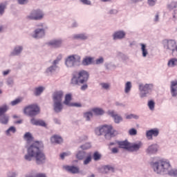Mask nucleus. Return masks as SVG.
<instances>
[{
  "label": "nucleus",
  "instance_id": "79ce46f5",
  "mask_svg": "<svg viewBox=\"0 0 177 177\" xmlns=\"http://www.w3.org/2000/svg\"><path fill=\"white\" fill-rule=\"evenodd\" d=\"M24 140H26V142H31L32 140V134L30 132H26L24 136Z\"/></svg>",
  "mask_w": 177,
  "mask_h": 177
},
{
  "label": "nucleus",
  "instance_id": "4be33fe9",
  "mask_svg": "<svg viewBox=\"0 0 177 177\" xmlns=\"http://www.w3.org/2000/svg\"><path fill=\"white\" fill-rule=\"evenodd\" d=\"M73 39H80L81 41H85L89 38V35L86 33L75 34L72 36Z\"/></svg>",
  "mask_w": 177,
  "mask_h": 177
},
{
  "label": "nucleus",
  "instance_id": "9b49d317",
  "mask_svg": "<svg viewBox=\"0 0 177 177\" xmlns=\"http://www.w3.org/2000/svg\"><path fill=\"white\" fill-rule=\"evenodd\" d=\"M24 113L29 117H35L39 113V106L37 104L28 105L24 108Z\"/></svg>",
  "mask_w": 177,
  "mask_h": 177
},
{
  "label": "nucleus",
  "instance_id": "a211bd4d",
  "mask_svg": "<svg viewBox=\"0 0 177 177\" xmlns=\"http://www.w3.org/2000/svg\"><path fill=\"white\" fill-rule=\"evenodd\" d=\"M62 44L63 39H54L48 42V45H50V46H53V48H62Z\"/></svg>",
  "mask_w": 177,
  "mask_h": 177
},
{
  "label": "nucleus",
  "instance_id": "58836bf2",
  "mask_svg": "<svg viewBox=\"0 0 177 177\" xmlns=\"http://www.w3.org/2000/svg\"><path fill=\"white\" fill-rule=\"evenodd\" d=\"M139 115L131 113V114H126L125 118L126 120H139Z\"/></svg>",
  "mask_w": 177,
  "mask_h": 177
},
{
  "label": "nucleus",
  "instance_id": "4d7b16f0",
  "mask_svg": "<svg viewBox=\"0 0 177 177\" xmlns=\"http://www.w3.org/2000/svg\"><path fill=\"white\" fill-rule=\"evenodd\" d=\"M153 23H158V21H160V14L158 12H157L153 17Z\"/></svg>",
  "mask_w": 177,
  "mask_h": 177
},
{
  "label": "nucleus",
  "instance_id": "a18cd8bd",
  "mask_svg": "<svg viewBox=\"0 0 177 177\" xmlns=\"http://www.w3.org/2000/svg\"><path fill=\"white\" fill-rule=\"evenodd\" d=\"M158 0H147V4L149 8H154L156 5H157Z\"/></svg>",
  "mask_w": 177,
  "mask_h": 177
},
{
  "label": "nucleus",
  "instance_id": "9d476101",
  "mask_svg": "<svg viewBox=\"0 0 177 177\" xmlns=\"http://www.w3.org/2000/svg\"><path fill=\"white\" fill-rule=\"evenodd\" d=\"M45 17V12L44 10L41 9H36L32 10L28 16H26V19L28 20H35V21H41L44 20Z\"/></svg>",
  "mask_w": 177,
  "mask_h": 177
},
{
  "label": "nucleus",
  "instance_id": "5fc2aeb1",
  "mask_svg": "<svg viewBox=\"0 0 177 177\" xmlns=\"http://www.w3.org/2000/svg\"><path fill=\"white\" fill-rule=\"evenodd\" d=\"M80 1L83 5H86L87 6H92V1H91V0H80Z\"/></svg>",
  "mask_w": 177,
  "mask_h": 177
},
{
  "label": "nucleus",
  "instance_id": "1a4fd4ad",
  "mask_svg": "<svg viewBox=\"0 0 177 177\" xmlns=\"http://www.w3.org/2000/svg\"><path fill=\"white\" fill-rule=\"evenodd\" d=\"M163 46L167 52L171 53L173 56H177V42L174 39L163 41Z\"/></svg>",
  "mask_w": 177,
  "mask_h": 177
},
{
  "label": "nucleus",
  "instance_id": "6e6d98bb",
  "mask_svg": "<svg viewBox=\"0 0 177 177\" xmlns=\"http://www.w3.org/2000/svg\"><path fill=\"white\" fill-rule=\"evenodd\" d=\"M46 126L47 124L45 121L41 120H38L37 127H44L46 128Z\"/></svg>",
  "mask_w": 177,
  "mask_h": 177
},
{
  "label": "nucleus",
  "instance_id": "bf43d9fd",
  "mask_svg": "<svg viewBox=\"0 0 177 177\" xmlns=\"http://www.w3.org/2000/svg\"><path fill=\"white\" fill-rule=\"evenodd\" d=\"M88 140V136H82L79 138V142L81 143L85 140Z\"/></svg>",
  "mask_w": 177,
  "mask_h": 177
},
{
  "label": "nucleus",
  "instance_id": "603ef678",
  "mask_svg": "<svg viewBox=\"0 0 177 177\" xmlns=\"http://www.w3.org/2000/svg\"><path fill=\"white\" fill-rule=\"evenodd\" d=\"M71 154V151H66V152H64L62 153H61L59 155V157L61 158V160H64V158H66V157H68V156H70Z\"/></svg>",
  "mask_w": 177,
  "mask_h": 177
},
{
  "label": "nucleus",
  "instance_id": "c756f323",
  "mask_svg": "<svg viewBox=\"0 0 177 177\" xmlns=\"http://www.w3.org/2000/svg\"><path fill=\"white\" fill-rule=\"evenodd\" d=\"M71 94L68 93L65 95L64 104L66 106H68L69 107H71L73 103H71Z\"/></svg>",
  "mask_w": 177,
  "mask_h": 177
},
{
  "label": "nucleus",
  "instance_id": "e2e57ef3",
  "mask_svg": "<svg viewBox=\"0 0 177 177\" xmlns=\"http://www.w3.org/2000/svg\"><path fill=\"white\" fill-rule=\"evenodd\" d=\"M18 3L19 5H26V3H28V0H18Z\"/></svg>",
  "mask_w": 177,
  "mask_h": 177
},
{
  "label": "nucleus",
  "instance_id": "7ed1b4c3",
  "mask_svg": "<svg viewBox=\"0 0 177 177\" xmlns=\"http://www.w3.org/2000/svg\"><path fill=\"white\" fill-rule=\"evenodd\" d=\"M89 80V72L86 70H80L73 75L71 79L72 85H80L86 84Z\"/></svg>",
  "mask_w": 177,
  "mask_h": 177
},
{
  "label": "nucleus",
  "instance_id": "ddd939ff",
  "mask_svg": "<svg viewBox=\"0 0 177 177\" xmlns=\"http://www.w3.org/2000/svg\"><path fill=\"white\" fill-rule=\"evenodd\" d=\"M127 37V32L124 30H115L112 34V39L113 41H121L122 39H125Z\"/></svg>",
  "mask_w": 177,
  "mask_h": 177
},
{
  "label": "nucleus",
  "instance_id": "4468645a",
  "mask_svg": "<svg viewBox=\"0 0 177 177\" xmlns=\"http://www.w3.org/2000/svg\"><path fill=\"white\" fill-rule=\"evenodd\" d=\"M160 135V129L158 128L151 129L146 131L145 136L148 140H153V138H157Z\"/></svg>",
  "mask_w": 177,
  "mask_h": 177
},
{
  "label": "nucleus",
  "instance_id": "ea45409f",
  "mask_svg": "<svg viewBox=\"0 0 177 177\" xmlns=\"http://www.w3.org/2000/svg\"><path fill=\"white\" fill-rule=\"evenodd\" d=\"M92 147V144L91 142H86L80 146V149L82 150H89Z\"/></svg>",
  "mask_w": 177,
  "mask_h": 177
},
{
  "label": "nucleus",
  "instance_id": "cd10ccee",
  "mask_svg": "<svg viewBox=\"0 0 177 177\" xmlns=\"http://www.w3.org/2000/svg\"><path fill=\"white\" fill-rule=\"evenodd\" d=\"M88 156V153L85 151H78L76 153V158L80 160H85V158Z\"/></svg>",
  "mask_w": 177,
  "mask_h": 177
},
{
  "label": "nucleus",
  "instance_id": "c03bdc74",
  "mask_svg": "<svg viewBox=\"0 0 177 177\" xmlns=\"http://www.w3.org/2000/svg\"><path fill=\"white\" fill-rule=\"evenodd\" d=\"M11 133H16V127H10L6 131L7 136H10Z\"/></svg>",
  "mask_w": 177,
  "mask_h": 177
},
{
  "label": "nucleus",
  "instance_id": "473e14b6",
  "mask_svg": "<svg viewBox=\"0 0 177 177\" xmlns=\"http://www.w3.org/2000/svg\"><path fill=\"white\" fill-rule=\"evenodd\" d=\"M91 111L95 114V115H103L104 114V110L102 108H93Z\"/></svg>",
  "mask_w": 177,
  "mask_h": 177
},
{
  "label": "nucleus",
  "instance_id": "f704fd0d",
  "mask_svg": "<svg viewBox=\"0 0 177 177\" xmlns=\"http://www.w3.org/2000/svg\"><path fill=\"white\" fill-rule=\"evenodd\" d=\"M9 110V106L7 104H3L1 106H0V117H2V115H6L4 113H6Z\"/></svg>",
  "mask_w": 177,
  "mask_h": 177
},
{
  "label": "nucleus",
  "instance_id": "f3484780",
  "mask_svg": "<svg viewBox=\"0 0 177 177\" xmlns=\"http://www.w3.org/2000/svg\"><path fill=\"white\" fill-rule=\"evenodd\" d=\"M24 50V46L23 45H16L13 47L12 50L10 51V56H21Z\"/></svg>",
  "mask_w": 177,
  "mask_h": 177
},
{
  "label": "nucleus",
  "instance_id": "39448f33",
  "mask_svg": "<svg viewBox=\"0 0 177 177\" xmlns=\"http://www.w3.org/2000/svg\"><path fill=\"white\" fill-rule=\"evenodd\" d=\"M95 132L97 136L104 135L106 139H111L114 136L113 126L109 124H104L95 128Z\"/></svg>",
  "mask_w": 177,
  "mask_h": 177
},
{
  "label": "nucleus",
  "instance_id": "2f4dec72",
  "mask_svg": "<svg viewBox=\"0 0 177 177\" xmlns=\"http://www.w3.org/2000/svg\"><path fill=\"white\" fill-rule=\"evenodd\" d=\"M167 66L170 68H174V67H176L177 66V58H171L170 59H169L168 62H167Z\"/></svg>",
  "mask_w": 177,
  "mask_h": 177
},
{
  "label": "nucleus",
  "instance_id": "338daca9",
  "mask_svg": "<svg viewBox=\"0 0 177 177\" xmlns=\"http://www.w3.org/2000/svg\"><path fill=\"white\" fill-rule=\"evenodd\" d=\"M71 106L73 107H82V104L80 102H75V103H72Z\"/></svg>",
  "mask_w": 177,
  "mask_h": 177
},
{
  "label": "nucleus",
  "instance_id": "052dcab7",
  "mask_svg": "<svg viewBox=\"0 0 177 177\" xmlns=\"http://www.w3.org/2000/svg\"><path fill=\"white\" fill-rule=\"evenodd\" d=\"M38 121H39V120H36L35 118H32L30 120V123H31L32 125H36V126H37V125H38Z\"/></svg>",
  "mask_w": 177,
  "mask_h": 177
},
{
  "label": "nucleus",
  "instance_id": "423d86ee",
  "mask_svg": "<svg viewBox=\"0 0 177 177\" xmlns=\"http://www.w3.org/2000/svg\"><path fill=\"white\" fill-rule=\"evenodd\" d=\"M64 64L67 68H74L81 66V55L73 54L65 58Z\"/></svg>",
  "mask_w": 177,
  "mask_h": 177
},
{
  "label": "nucleus",
  "instance_id": "2eb2a0df",
  "mask_svg": "<svg viewBox=\"0 0 177 177\" xmlns=\"http://www.w3.org/2000/svg\"><path fill=\"white\" fill-rule=\"evenodd\" d=\"M142 147H143V142H142V141H137L132 143L130 142L129 151L131 153H138V151H139Z\"/></svg>",
  "mask_w": 177,
  "mask_h": 177
},
{
  "label": "nucleus",
  "instance_id": "f257e3e1",
  "mask_svg": "<svg viewBox=\"0 0 177 177\" xmlns=\"http://www.w3.org/2000/svg\"><path fill=\"white\" fill-rule=\"evenodd\" d=\"M44 144L42 142L36 141L27 147V153L24 156L26 161L35 160L37 165H42L46 162V156L43 153L42 149Z\"/></svg>",
  "mask_w": 177,
  "mask_h": 177
},
{
  "label": "nucleus",
  "instance_id": "0eeeda50",
  "mask_svg": "<svg viewBox=\"0 0 177 177\" xmlns=\"http://www.w3.org/2000/svg\"><path fill=\"white\" fill-rule=\"evenodd\" d=\"M37 28L31 33L32 38L35 39H42L46 35V31L49 28L45 23H40L37 25Z\"/></svg>",
  "mask_w": 177,
  "mask_h": 177
},
{
  "label": "nucleus",
  "instance_id": "dca6fc26",
  "mask_svg": "<svg viewBox=\"0 0 177 177\" xmlns=\"http://www.w3.org/2000/svg\"><path fill=\"white\" fill-rule=\"evenodd\" d=\"M107 114L113 118V121L115 124H120V122H122L124 120L122 116L117 113L114 110L108 111Z\"/></svg>",
  "mask_w": 177,
  "mask_h": 177
},
{
  "label": "nucleus",
  "instance_id": "4c0bfd02",
  "mask_svg": "<svg viewBox=\"0 0 177 177\" xmlns=\"http://www.w3.org/2000/svg\"><path fill=\"white\" fill-rule=\"evenodd\" d=\"M0 122L1 124H3L4 125H6L8 122H9V116L8 115H2L0 116Z\"/></svg>",
  "mask_w": 177,
  "mask_h": 177
},
{
  "label": "nucleus",
  "instance_id": "680f3d73",
  "mask_svg": "<svg viewBox=\"0 0 177 177\" xmlns=\"http://www.w3.org/2000/svg\"><path fill=\"white\" fill-rule=\"evenodd\" d=\"M80 85H82L80 88L81 91H86L88 89V84L86 83L81 84Z\"/></svg>",
  "mask_w": 177,
  "mask_h": 177
},
{
  "label": "nucleus",
  "instance_id": "3c124183",
  "mask_svg": "<svg viewBox=\"0 0 177 177\" xmlns=\"http://www.w3.org/2000/svg\"><path fill=\"white\" fill-rule=\"evenodd\" d=\"M93 158L95 161H99L102 158V155L99 152H95L93 156Z\"/></svg>",
  "mask_w": 177,
  "mask_h": 177
},
{
  "label": "nucleus",
  "instance_id": "e433bc0d",
  "mask_svg": "<svg viewBox=\"0 0 177 177\" xmlns=\"http://www.w3.org/2000/svg\"><path fill=\"white\" fill-rule=\"evenodd\" d=\"M147 106L151 111H154L156 109V102L153 100L148 101Z\"/></svg>",
  "mask_w": 177,
  "mask_h": 177
},
{
  "label": "nucleus",
  "instance_id": "6e6552de",
  "mask_svg": "<svg viewBox=\"0 0 177 177\" xmlns=\"http://www.w3.org/2000/svg\"><path fill=\"white\" fill-rule=\"evenodd\" d=\"M154 89V84H143L140 83L138 85V91H139V96L140 99H145V97H147V95L150 92L153 91Z\"/></svg>",
  "mask_w": 177,
  "mask_h": 177
},
{
  "label": "nucleus",
  "instance_id": "774afa93",
  "mask_svg": "<svg viewBox=\"0 0 177 177\" xmlns=\"http://www.w3.org/2000/svg\"><path fill=\"white\" fill-rule=\"evenodd\" d=\"M115 106H117V107H124L125 106V104L122 103V102H116L115 103Z\"/></svg>",
  "mask_w": 177,
  "mask_h": 177
},
{
  "label": "nucleus",
  "instance_id": "c85d7f7f",
  "mask_svg": "<svg viewBox=\"0 0 177 177\" xmlns=\"http://www.w3.org/2000/svg\"><path fill=\"white\" fill-rule=\"evenodd\" d=\"M131 91H132V82H127L124 84V93L129 95L131 93Z\"/></svg>",
  "mask_w": 177,
  "mask_h": 177
},
{
  "label": "nucleus",
  "instance_id": "0e129e2a",
  "mask_svg": "<svg viewBox=\"0 0 177 177\" xmlns=\"http://www.w3.org/2000/svg\"><path fill=\"white\" fill-rule=\"evenodd\" d=\"M105 171H110L111 172H114V168L111 166H106L104 167Z\"/></svg>",
  "mask_w": 177,
  "mask_h": 177
},
{
  "label": "nucleus",
  "instance_id": "72a5a7b5",
  "mask_svg": "<svg viewBox=\"0 0 177 177\" xmlns=\"http://www.w3.org/2000/svg\"><path fill=\"white\" fill-rule=\"evenodd\" d=\"M167 8L168 10H174V9H176L177 8V1H172L170 3H169L167 6Z\"/></svg>",
  "mask_w": 177,
  "mask_h": 177
},
{
  "label": "nucleus",
  "instance_id": "8fccbe9b",
  "mask_svg": "<svg viewBox=\"0 0 177 177\" xmlns=\"http://www.w3.org/2000/svg\"><path fill=\"white\" fill-rule=\"evenodd\" d=\"M6 84L8 86H10V88H12V86L15 85V80H13V78H8L7 80Z\"/></svg>",
  "mask_w": 177,
  "mask_h": 177
},
{
  "label": "nucleus",
  "instance_id": "bb28decb",
  "mask_svg": "<svg viewBox=\"0 0 177 177\" xmlns=\"http://www.w3.org/2000/svg\"><path fill=\"white\" fill-rule=\"evenodd\" d=\"M50 142L51 143L60 145V143H63V138L60 136L54 135L50 138Z\"/></svg>",
  "mask_w": 177,
  "mask_h": 177
},
{
  "label": "nucleus",
  "instance_id": "13d9d810",
  "mask_svg": "<svg viewBox=\"0 0 177 177\" xmlns=\"http://www.w3.org/2000/svg\"><path fill=\"white\" fill-rule=\"evenodd\" d=\"M79 26L78 22L77 21H74L71 25V28H77Z\"/></svg>",
  "mask_w": 177,
  "mask_h": 177
},
{
  "label": "nucleus",
  "instance_id": "7c9ffc66",
  "mask_svg": "<svg viewBox=\"0 0 177 177\" xmlns=\"http://www.w3.org/2000/svg\"><path fill=\"white\" fill-rule=\"evenodd\" d=\"M45 91V87L40 86L36 87L34 91L35 96H41V94Z\"/></svg>",
  "mask_w": 177,
  "mask_h": 177
},
{
  "label": "nucleus",
  "instance_id": "69168bd1",
  "mask_svg": "<svg viewBox=\"0 0 177 177\" xmlns=\"http://www.w3.org/2000/svg\"><path fill=\"white\" fill-rule=\"evenodd\" d=\"M173 20L174 21H176L177 20V10H174L173 12Z\"/></svg>",
  "mask_w": 177,
  "mask_h": 177
},
{
  "label": "nucleus",
  "instance_id": "aec40b11",
  "mask_svg": "<svg viewBox=\"0 0 177 177\" xmlns=\"http://www.w3.org/2000/svg\"><path fill=\"white\" fill-rule=\"evenodd\" d=\"M82 66H91L95 64V57L86 56L82 61Z\"/></svg>",
  "mask_w": 177,
  "mask_h": 177
},
{
  "label": "nucleus",
  "instance_id": "6ab92c4d",
  "mask_svg": "<svg viewBox=\"0 0 177 177\" xmlns=\"http://www.w3.org/2000/svg\"><path fill=\"white\" fill-rule=\"evenodd\" d=\"M170 93L172 97L177 96V80L171 81L170 83Z\"/></svg>",
  "mask_w": 177,
  "mask_h": 177
},
{
  "label": "nucleus",
  "instance_id": "49530a36",
  "mask_svg": "<svg viewBox=\"0 0 177 177\" xmlns=\"http://www.w3.org/2000/svg\"><path fill=\"white\" fill-rule=\"evenodd\" d=\"M92 161V156L91 155H87L86 156V158L83 161L84 165H88Z\"/></svg>",
  "mask_w": 177,
  "mask_h": 177
},
{
  "label": "nucleus",
  "instance_id": "a878e982",
  "mask_svg": "<svg viewBox=\"0 0 177 177\" xmlns=\"http://www.w3.org/2000/svg\"><path fill=\"white\" fill-rule=\"evenodd\" d=\"M118 145H119L120 149H124V150L129 151L131 142H128V140L120 141L118 142Z\"/></svg>",
  "mask_w": 177,
  "mask_h": 177
},
{
  "label": "nucleus",
  "instance_id": "5701e85b",
  "mask_svg": "<svg viewBox=\"0 0 177 177\" xmlns=\"http://www.w3.org/2000/svg\"><path fill=\"white\" fill-rule=\"evenodd\" d=\"M56 70H57V65L53 62V64L46 69L45 74H46L47 75H52V74H53V73H55Z\"/></svg>",
  "mask_w": 177,
  "mask_h": 177
},
{
  "label": "nucleus",
  "instance_id": "20e7f679",
  "mask_svg": "<svg viewBox=\"0 0 177 177\" xmlns=\"http://www.w3.org/2000/svg\"><path fill=\"white\" fill-rule=\"evenodd\" d=\"M64 92L63 91H57L53 94V107L55 113H62L63 111V97Z\"/></svg>",
  "mask_w": 177,
  "mask_h": 177
},
{
  "label": "nucleus",
  "instance_id": "f8f14e48",
  "mask_svg": "<svg viewBox=\"0 0 177 177\" xmlns=\"http://www.w3.org/2000/svg\"><path fill=\"white\" fill-rule=\"evenodd\" d=\"M160 151V145L157 143H153L147 147L145 149L147 156H156Z\"/></svg>",
  "mask_w": 177,
  "mask_h": 177
},
{
  "label": "nucleus",
  "instance_id": "412c9836",
  "mask_svg": "<svg viewBox=\"0 0 177 177\" xmlns=\"http://www.w3.org/2000/svg\"><path fill=\"white\" fill-rule=\"evenodd\" d=\"M62 168L70 174H78L80 172V169L75 166L64 165Z\"/></svg>",
  "mask_w": 177,
  "mask_h": 177
},
{
  "label": "nucleus",
  "instance_id": "c9c22d12",
  "mask_svg": "<svg viewBox=\"0 0 177 177\" xmlns=\"http://www.w3.org/2000/svg\"><path fill=\"white\" fill-rule=\"evenodd\" d=\"M100 86H101V89H102V91H110V87L111 85L110 83L102 82L100 83Z\"/></svg>",
  "mask_w": 177,
  "mask_h": 177
},
{
  "label": "nucleus",
  "instance_id": "de8ad7c7",
  "mask_svg": "<svg viewBox=\"0 0 177 177\" xmlns=\"http://www.w3.org/2000/svg\"><path fill=\"white\" fill-rule=\"evenodd\" d=\"M63 59V55L62 54H59L56 59L53 62V63H54V64H59V63H60L61 60Z\"/></svg>",
  "mask_w": 177,
  "mask_h": 177
},
{
  "label": "nucleus",
  "instance_id": "37998d69",
  "mask_svg": "<svg viewBox=\"0 0 177 177\" xmlns=\"http://www.w3.org/2000/svg\"><path fill=\"white\" fill-rule=\"evenodd\" d=\"M104 63V57L102 56L97 58L94 62V64H96L97 66H100V64H103Z\"/></svg>",
  "mask_w": 177,
  "mask_h": 177
},
{
  "label": "nucleus",
  "instance_id": "09e8293b",
  "mask_svg": "<svg viewBox=\"0 0 177 177\" xmlns=\"http://www.w3.org/2000/svg\"><path fill=\"white\" fill-rule=\"evenodd\" d=\"M23 101L22 98H17L10 102L11 106H17V104H20Z\"/></svg>",
  "mask_w": 177,
  "mask_h": 177
},
{
  "label": "nucleus",
  "instance_id": "a19ab883",
  "mask_svg": "<svg viewBox=\"0 0 177 177\" xmlns=\"http://www.w3.org/2000/svg\"><path fill=\"white\" fill-rule=\"evenodd\" d=\"M7 5H8V2H6V1L0 3V15H1V16H2V15H3V13H5V9H6Z\"/></svg>",
  "mask_w": 177,
  "mask_h": 177
},
{
  "label": "nucleus",
  "instance_id": "b1692460",
  "mask_svg": "<svg viewBox=\"0 0 177 177\" xmlns=\"http://www.w3.org/2000/svg\"><path fill=\"white\" fill-rule=\"evenodd\" d=\"M140 46L142 57H147V56H149V50L147 49V45L143 43H140Z\"/></svg>",
  "mask_w": 177,
  "mask_h": 177
},
{
  "label": "nucleus",
  "instance_id": "393cba45",
  "mask_svg": "<svg viewBox=\"0 0 177 177\" xmlns=\"http://www.w3.org/2000/svg\"><path fill=\"white\" fill-rule=\"evenodd\" d=\"M93 118V112L91 111H87L83 113V118L86 121V122H89L91 121Z\"/></svg>",
  "mask_w": 177,
  "mask_h": 177
},
{
  "label": "nucleus",
  "instance_id": "864d4df0",
  "mask_svg": "<svg viewBox=\"0 0 177 177\" xmlns=\"http://www.w3.org/2000/svg\"><path fill=\"white\" fill-rule=\"evenodd\" d=\"M129 134L130 135V136H135L136 135H138V130H136V129H130L129 130Z\"/></svg>",
  "mask_w": 177,
  "mask_h": 177
},
{
  "label": "nucleus",
  "instance_id": "f03ea898",
  "mask_svg": "<svg viewBox=\"0 0 177 177\" xmlns=\"http://www.w3.org/2000/svg\"><path fill=\"white\" fill-rule=\"evenodd\" d=\"M151 168L157 175H167L177 176V169H173L169 160L156 158L150 162Z\"/></svg>",
  "mask_w": 177,
  "mask_h": 177
}]
</instances>
